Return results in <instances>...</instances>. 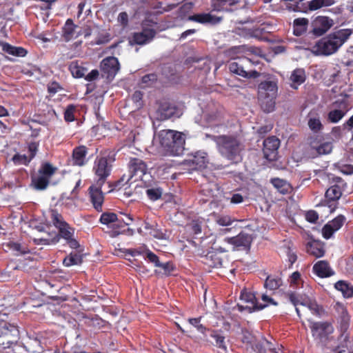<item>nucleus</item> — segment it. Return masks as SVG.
I'll list each match as a JSON object with an SVG mask.
<instances>
[{
  "label": "nucleus",
  "instance_id": "nucleus-14",
  "mask_svg": "<svg viewBox=\"0 0 353 353\" xmlns=\"http://www.w3.org/2000/svg\"><path fill=\"white\" fill-rule=\"evenodd\" d=\"M129 172L131 177H136L135 181L139 179L144 181V177L147 176V165L145 162L140 159H131L129 164Z\"/></svg>",
  "mask_w": 353,
  "mask_h": 353
},
{
  "label": "nucleus",
  "instance_id": "nucleus-37",
  "mask_svg": "<svg viewBox=\"0 0 353 353\" xmlns=\"http://www.w3.org/2000/svg\"><path fill=\"white\" fill-rule=\"evenodd\" d=\"M282 285V280L279 276H269L267 277L264 286L270 290H275Z\"/></svg>",
  "mask_w": 353,
  "mask_h": 353
},
{
  "label": "nucleus",
  "instance_id": "nucleus-16",
  "mask_svg": "<svg viewBox=\"0 0 353 353\" xmlns=\"http://www.w3.org/2000/svg\"><path fill=\"white\" fill-rule=\"evenodd\" d=\"M279 145V139L274 136L270 137L265 139L263 148L265 158L269 161H274L276 159L277 150Z\"/></svg>",
  "mask_w": 353,
  "mask_h": 353
},
{
  "label": "nucleus",
  "instance_id": "nucleus-39",
  "mask_svg": "<svg viewBox=\"0 0 353 353\" xmlns=\"http://www.w3.org/2000/svg\"><path fill=\"white\" fill-rule=\"evenodd\" d=\"M289 300L294 306L301 305L305 307L310 299L302 295L296 294V293H290L289 294Z\"/></svg>",
  "mask_w": 353,
  "mask_h": 353
},
{
  "label": "nucleus",
  "instance_id": "nucleus-19",
  "mask_svg": "<svg viewBox=\"0 0 353 353\" xmlns=\"http://www.w3.org/2000/svg\"><path fill=\"white\" fill-rule=\"evenodd\" d=\"M224 241L235 247L248 248L252 241V237L250 234L241 232L236 236L225 238Z\"/></svg>",
  "mask_w": 353,
  "mask_h": 353
},
{
  "label": "nucleus",
  "instance_id": "nucleus-25",
  "mask_svg": "<svg viewBox=\"0 0 353 353\" xmlns=\"http://www.w3.org/2000/svg\"><path fill=\"white\" fill-rule=\"evenodd\" d=\"M336 313L341 321V328L345 331L349 325L350 316L347 313V309L344 305L340 303H336L334 305Z\"/></svg>",
  "mask_w": 353,
  "mask_h": 353
},
{
  "label": "nucleus",
  "instance_id": "nucleus-41",
  "mask_svg": "<svg viewBox=\"0 0 353 353\" xmlns=\"http://www.w3.org/2000/svg\"><path fill=\"white\" fill-rule=\"evenodd\" d=\"M49 181L50 180L47 179L46 176L41 174L37 177L32 179V183H34V188L39 190H45L49 184Z\"/></svg>",
  "mask_w": 353,
  "mask_h": 353
},
{
  "label": "nucleus",
  "instance_id": "nucleus-61",
  "mask_svg": "<svg viewBox=\"0 0 353 353\" xmlns=\"http://www.w3.org/2000/svg\"><path fill=\"white\" fill-rule=\"evenodd\" d=\"M14 251L17 252L18 254H26L28 252L26 248H22L21 244L17 243H12L10 247Z\"/></svg>",
  "mask_w": 353,
  "mask_h": 353
},
{
  "label": "nucleus",
  "instance_id": "nucleus-58",
  "mask_svg": "<svg viewBox=\"0 0 353 353\" xmlns=\"http://www.w3.org/2000/svg\"><path fill=\"white\" fill-rule=\"evenodd\" d=\"M310 310H311L315 314H319L321 308L316 303V301L310 299L306 306Z\"/></svg>",
  "mask_w": 353,
  "mask_h": 353
},
{
  "label": "nucleus",
  "instance_id": "nucleus-42",
  "mask_svg": "<svg viewBox=\"0 0 353 353\" xmlns=\"http://www.w3.org/2000/svg\"><path fill=\"white\" fill-rule=\"evenodd\" d=\"M215 223L220 226H230L231 225L236 219L229 215H216Z\"/></svg>",
  "mask_w": 353,
  "mask_h": 353
},
{
  "label": "nucleus",
  "instance_id": "nucleus-17",
  "mask_svg": "<svg viewBox=\"0 0 353 353\" xmlns=\"http://www.w3.org/2000/svg\"><path fill=\"white\" fill-rule=\"evenodd\" d=\"M309 144L311 150L317 155H325L331 153L333 144L331 141L322 142L318 137H310Z\"/></svg>",
  "mask_w": 353,
  "mask_h": 353
},
{
  "label": "nucleus",
  "instance_id": "nucleus-36",
  "mask_svg": "<svg viewBox=\"0 0 353 353\" xmlns=\"http://www.w3.org/2000/svg\"><path fill=\"white\" fill-rule=\"evenodd\" d=\"M69 70L72 76L75 78H81L85 77L86 69L79 64L77 61H72L69 65Z\"/></svg>",
  "mask_w": 353,
  "mask_h": 353
},
{
  "label": "nucleus",
  "instance_id": "nucleus-60",
  "mask_svg": "<svg viewBox=\"0 0 353 353\" xmlns=\"http://www.w3.org/2000/svg\"><path fill=\"white\" fill-rule=\"evenodd\" d=\"M305 218L307 221L314 223L318 220L319 215L315 211L310 210L307 212L305 214Z\"/></svg>",
  "mask_w": 353,
  "mask_h": 353
},
{
  "label": "nucleus",
  "instance_id": "nucleus-2",
  "mask_svg": "<svg viewBox=\"0 0 353 353\" xmlns=\"http://www.w3.org/2000/svg\"><path fill=\"white\" fill-rule=\"evenodd\" d=\"M205 137L212 139L216 143L219 152L225 158L234 162L241 159V153L243 146L235 137L205 134Z\"/></svg>",
  "mask_w": 353,
  "mask_h": 353
},
{
  "label": "nucleus",
  "instance_id": "nucleus-9",
  "mask_svg": "<svg viewBox=\"0 0 353 353\" xmlns=\"http://www.w3.org/2000/svg\"><path fill=\"white\" fill-rule=\"evenodd\" d=\"M19 336L17 326L6 321H0V349L9 347Z\"/></svg>",
  "mask_w": 353,
  "mask_h": 353
},
{
  "label": "nucleus",
  "instance_id": "nucleus-50",
  "mask_svg": "<svg viewBox=\"0 0 353 353\" xmlns=\"http://www.w3.org/2000/svg\"><path fill=\"white\" fill-rule=\"evenodd\" d=\"M346 219L343 215H339L328 223L336 230H339L344 224Z\"/></svg>",
  "mask_w": 353,
  "mask_h": 353
},
{
  "label": "nucleus",
  "instance_id": "nucleus-54",
  "mask_svg": "<svg viewBox=\"0 0 353 353\" xmlns=\"http://www.w3.org/2000/svg\"><path fill=\"white\" fill-rule=\"evenodd\" d=\"M207 259H210L212 261V263L209 264L210 266H213L215 268L221 267L223 265V261L221 258L216 254L209 253L207 256Z\"/></svg>",
  "mask_w": 353,
  "mask_h": 353
},
{
  "label": "nucleus",
  "instance_id": "nucleus-4",
  "mask_svg": "<svg viewBox=\"0 0 353 353\" xmlns=\"http://www.w3.org/2000/svg\"><path fill=\"white\" fill-rule=\"evenodd\" d=\"M178 132V131L172 130H163L158 133L157 139L166 155L176 157L183 154L185 150V139H177L178 141H176L174 149H170L169 146L170 141L174 139Z\"/></svg>",
  "mask_w": 353,
  "mask_h": 353
},
{
  "label": "nucleus",
  "instance_id": "nucleus-56",
  "mask_svg": "<svg viewBox=\"0 0 353 353\" xmlns=\"http://www.w3.org/2000/svg\"><path fill=\"white\" fill-rule=\"evenodd\" d=\"M143 94L140 91H135L132 96V101L135 103L137 108L142 106Z\"/></svg>",
  "mask_w": 353,
  "mask_h": 353
},
{
  "label": "nucleus",
  "instance_id": "nucleus-12",
  "mask_svg": "<svg viewBox=\"0 0 353 353\" xmlns=\"http://www.w3.org/2000/svg\"><path fill=\"white\" fill-rule=\"evenodd\" d=\"M50 218L53 225L59 230L62 238L70 239L72 237L74 231L68 223L65 221L61 214L55 210H52Z\"/></svg>",
  "mask_w": 353,
  "mask_h": 353
},
{
  "label": "nucleus",
  "instance_id": "nucleus-22",
  "mask_svg": "<svg viewBox=\"0 0 353 353\" xmlns=\"http://www.w3.org/2000/svg\"><path fill=\"white\" fill-rule=\"evenodd\" d=\"M188 20L202 24H216L219 23L221 18L214 16L210 13H199L188 17Z\"/></svg>",
  "mask_w": 353,
  "mask_h": 353
},
{
  "label": "nucleus",
  "instance_id": "nucleus-53",
  "mask_svg": "<svg viewBox=\"0 0 353 353\" xmlns=\"http://www.w3.org/2000/svg\"><path fill=\"white\" fill-rule=\"evenodd\" d=\"M201 317L192 318L188 319V322L193 325L196 330L203 334H205L207 330L206 327L200 323Z\"/></svg>",
  "mask_w": 353,
  "mask_h": 353
},
{
  "label": "nucleus",
  "instance_id": "nucleus-3",
  "mask_svg": "<svg viewBox=\"0 0 353 353\" xmlns=\"http://www.w3.org/2000/svg\"><path fill=\"white\" fill-rule=\"evenodd\" d=\"M201 125L206 128L222 126L225 122V112L224 108L217 103H208L202 112Z\"/></svg>",
  "mask_w": 353,
  "mask_h": 353
},
{
  "label": "nucleus",
  "instance_id": "nucleus-28",
  "mask_svg": "<svg viewBox=\"0 0 353 353\" xmlns=\"http://www.w3.org/2000/svg\"><path fill=\"white\" fill-rule=\"evenodd\" d=\"M294 250L293 245L290 241L284 242L280 248V252L288 258L289 268H291L297 259V256Z\"/></svg>",
  "mask_w": 353,
  "mask_h": 353
},
{
  "label": "nucleus",
  "instance_id": "nucleus-13",
  "mask_svg": "<svg viewBox=\"0 0 353 353\" xmlns=\"http://www.w3.org/2000/svg\"><path fill=\"white\" fill-rule=\"evenodd\" d=\"M208 162V154L199 150L192 153V158L184 160L183 165L187 166L190 171H193L205 168Z\"/></svg>",
  "mask_w": 353,
  "mask_h": 353
},
{
  "label": "nucleus",
  "instance_id": "nucleus-31",
  "mask_svg": "<svg viewBox=\"0 0 353 353\" xmlns=\"http://www.w3.org/2000/svg\"><path fill=\"white\" fill-rule=\"evenodd\" d=\"M3 50L12 56L23 57L27 54V50L22 47L13 46L8 43H3L2 45Z\"/></svg>",
  "mask_w": 353,
  "mask_h": 353
},
{
  "label": "nucleus",
  "instance_id": "nucleus-33",
  "mask_svg": "<svg viewBox=\"0 0 353 353\" xmlns=\"http://www.w3.org/2000/svg\"><path fill=\"white\" fill-rule=\"evenodd\" d=\"M308 19L305 18H298L294 19L293 23L294 34L296 36H301L307 30Z\"/></svg>",
  "mask_w": 353,
  "mask_h": 353
},
{
  "label": "nucleus",
  "instance_id": "nucleus-15",
  "mask_svg": "<svg viewBox=\"0 0 353 353\" xmlns=\"http://www.w3.org/2000/svg\"><path fill=\"white\" fill-rule=\"evenodd\" d=\"M278 92V79L275 77H269L261 81L258 85V94H264L269 97H276Z\"/></svg>",
  "mask_w": 353,
  "mask_h": 353
},
{
  "label": "nucleus",
  "instance_id": "nucleus-40",
  "mask_svg": "<svg viewBox=\"0 0 353 353\" xmlns=\"http://www.w3.org/2000/svg\"><path fill=\"white\" fill-rule=\"evenodd\" d=\"M59 239V236L57 234L54 233V236L51 238H34L33 239V241L37 245H52L58 243Z\"/></svg>",
  "mask_w": 353,
  "mask_h": 353
},
{
  "label": "nucleus",
  "instance_id": "nucleus-35",
  "mask_svg": "<svg viewBox=\"0 0 353 353\" xmlns=\"http://www.w3.org/2000/svg\"><path fill=\"white\" fill-rule=\"evenodd\" d=\"M83 256L81 254L76 252L70 253L63 261V263L66 267H70L74 265H79L82 263Z\"/></svg>",
  "mask_w": 353,
  "mask_h": 353
},
{
  "label": "nucleus",
  "instance_id": "nucleus-62",
  "mask_svg": "<svg viewBox=\"0 0 353 353\" xmlns=\"http://www.w3.org/2000/svg\"><path fill=\"white\" fill-rule=\"evenodd\" d=\"M118 21L123 26H126L128 23V15L125 12L119 13L118 16Z\"/></svg>",
  "mask_w": 353,
  "mask_h": 353
},
{
  "label": "nucleus",
  "instance_id": "nucleus-64",
  "mask_svg": "<svg viewBox=\"0 0 353 353\" xmlns=\"http://www.w3.org/2000/svg\"><path fill=\"white\" fill-rule=\"evenodd\" d=\"M148 234L158 239H163L164 238V234L161 230L154 228Z\"/></svg>",
  "mask_w": 353,
  "mask_h": 353
},
{
  "label": "nucleus",
  "instance_id": "nucleus-30",
  "mask_svg": "<svg viewBox=\"0 0 353 353\" xmlns=\"http://www.w3.org/2000/svg\"><path fill=\"white\" fill-rule=\"evenodd\" d=\"M305 72L302 68H296L292 71L290 75V81H292L291 87L297 89L298 86L305 81Z\"/></svg>",
  "mask_w": 353,
  "mask_h": 353
},
{
  "label": "nucleus",
  "instance_id": "nucleus-6",
  "mask_svg": "<svg viewBox=\"0 0 353 353\" xmlns=\"http://www.w3.org/2000/svg\"><path fill=\"white\" fill-rule=\"evenodd\" d=\"M252 65L251 60L247 57L234 59L228 64L229 70L235 74L244 78H257L260 74L256 70H251L250 68Z\"/></svg>",
  "mask_w": 353,
  "mask_h": 353
},
{
  "label": "nucleus",
  "instance_id": "nucleus-32",
  "mask_svg": "<svg viewBox=\"0 0 353 353\" xmlns=\"http://www.w3.org/2000/svg\"><path fill=\"white\" fill-rule=\"evenodd\" d=\"M335 288L341 292L345 298H351L353 296V286L344 281H339L334 285Z\"/></svg>",
  "mask_w": 353,
  "mask_h": 353
},
{
  "label": "nucleus",
  "instance_id": "nucleus-44",
  "mask_svg": "<svg viewBox=\"0 0 353 353\" xmlns=\"http://www.w3.org/2000/svg\"><path fill=\"white\" fill-rule=\"evenodd\" d=\"M307 249L309 254L318 258L323 256L325 253L322 246L316 243L308 244Z\"/></svg>",
  "mask_w": 353,
  "mask_h": 353
},
{
  "label": "nucleus",
  "instance_id": "nucleus-48",
  "mask_svg": "<svg viewBox=\"0 0 353 353\" xmlns=\"http://www.w3.org/2000/svg\"><path fill=\"white\" fill-rule=\"evenodd\" d=\"M162 189L160 188H152L146 190V194L152 201H157L162 195Z\"/></svg>",
  "mask_w": 353,
  "mask_h": 353
},
{
  "label": "nucleus",
  "instance_id": "nucleus-63",
  "mask_svg": "<svg viewBox=\"0 0 353 353\" xmlns=\"http://www.w3.org/2000/svg\"><path fill=\"white\" fill-rule=\"evenodd\" d=\"M99 72L97 70H92L88 74L85 75V79L88 81H92L97 79Z\"/></svg>",
  "mask_w": 353,
  "mask_h": 353
},
{
  "label": "nucleus",
  "instance_id": "nucleus-21",
  "mask_svg": "<svg viewBox=\"0 0 353 353\" xmlns=\"http://www.w3.org/2000/svg\"><path fill=\"white\" fill-rule=\"evenodd\" d=\"M176 112V108L169 102L161 101L156 110L157 119L159 120H166L171 118Z\"/></svg>",
  "mask_w": 353,
  "mask_h": 353
},
{
  "label": "nucleus",
  "instance_id": "nucleus-24",
  "mask_svg": "<svg viewBox=\"0 0 353 353\" xmlns=\"http://www.w3.org/2000/svg\"><path fill=\"white\" fill-rule=\"evenodd\" d=\"M101 187L98 186L97 184L90 187V194L91 201L94 205V208L97 211H101L102 203L103 201V196L101 192Z\"/></svg>",
  "mask_w": 353,
  "mask_h": 353
},
{
  "label": "nucleus",
  "instance_id": "nucleus-23",
  "mask_svg": "<svg viewBox=\"0 0 353 353\" xmlns=\"http://www.w3.org/2000/svg\"><path fill=\"white\" fill-rule=\"evenodd\" d=\"M314 272L321 278L329 277L334 274V270L327 261H319L313 266Z\"/></svg>",
  "mask_w": 353,
  "mask_h": 353
},
{
  "label": "nucleus",
  "instance_id": "nucleus-59",
  "mask_svg": "<svg viewBox=\"0 0 353 353\" xmlns=\"http://www.w3.org/2000/svg\"><path fill=\"white\" fill-rule=\"evenodd\" d=\"M39 143L37 142H31L28 145V151L30 152L29 157L30 159H33L38 150Z\"/></svg>",
  "mask_w": 353,
  "mask_h": 353
},
{
  "label": "nucleus",
  "instance_id": "nucleus-57",
  "mask_svg": "<svg viewBox=\"0 0 353 353\" xmlns=\"http://www.w3.org/2000/svg\"><path fill=\"white\" fill-rule=\"evenodd\" d=\"M157 79V77L155 74H148L142 77V83L148 85H151Z\"/></svg>",
  "mask_w": 353,
  "mask_h": 353
},
{
  "label": "nucleus",
  "instance_id": "nucleus-46",
  "mask_svg": "<svg viewBox=\"0 0 353 353\" xmlns=\"http://www.w3.org/2000/svg\"><path fill=\"white\" fill-rule=\"evenodd\" d=\"M307 124L310 129L314 132H318L323 128V125L319 117H310Z\"/></svg>",
  "mask_w": 353,
  "mask_h": 353
},
{
  "label": "nucleus",
  "instance_id": "nucleus-8",
  "mask_svg": "<svg viewBox=\"0 0 353 353\" xmlns=\"http://www.w3.org/2000/svg\"><path fill=\"white\" fill-rule=\"evenodd\" d=\"M157 25L156 22L145 19L142 23V31L133 34L132 39L130 40L131 45H145L150 43L155 36L156 32L153 27Z\"/></svg>",
  "mask_w": 353,
  "mask_h": 353
},
{
  "label": "nucleus",
  "instance_id": "nucleus-5",
  "mask_svg": "<svg viewBox=\"0 0 353 353\" xmlns=\"http://www.w3.org/2000/svg\"><path fill=\"white\" fill-rule=\"evenodd\" d=\"M333 180L335 183L325 192L324 201V205L330 208V212H334L336 208L337 201L341 198L347 186L346 183L340 177H334Z\"/></svg>",
  "mask_w": 353,
  "mask_h": 353
},
{
  "label": "nucleus",
  "instance_id": "nucleus-38",
  "mask_svg": "<svg viewBox=\"0 0 353 353\" xmlns=\"http://www.w3.org/2000/svg\"><path fill=\"white\" fill-rule=\"evenodd\" d=\"M334 2V0H312L308 2V8L310 10H316L323 7L330 6Z\"/></svg>",
  "mask_w": 353,
  "mask_h": 353
},
{
  "label": "nucleus",
  "instance_id": "nucleus-52",
  "mask_svg": "<svg viewBox=\"0 0 353 353\" xmlns=\"http://www.w3.org/2000/svg\"><path fill=\"white\" fill-rule=\"evenodd\" d=\"M187 227L195 235L200 234L202 232L201 223L198 220L192 221Z\"/></svg>",
  "mask_w": 353,
  "mask_h": 353
},
{
  "label": "nucleus",
  "instance_id": "nucleus-26",
  "mask_svg": "<svg viewBox=\"0 0 353 353\" xmlns=\"http://www.w3.org/2000/svg\"><path fill=\"white\" fill-rule=\"evenodd\" d=\"M88 149L84 145H80L75 148L72 152L73 164L78 166H82L86 163V155Z\"/></svg>",
  "mask_w": 353,
  "mask_h": 353
},
{
  "label": "nucleus",
  "instance_id": "nucleus-47",
  "mask_svg": "<svg viewBox=\"0 0 353 353\" xmlns=\"http://www.w3.org/2000/svg\"><path fill=\"white\" fill-rule=\"evenodd\" d=\"M216 3L219 8L225 6H236V8H243L244 6L243 0H216Z\"/></svg>",
  "mask_w": 353,
  "mask_h": 353
},
{
  "label": "nucleus",
  "instance_id": "nucleus-27",
  "mask_svg": "<svg viewBox=\"0 0 353 353\" xmlns=\"http://www.w3.org/2000/svg\"><path fill=\"white\" fill-rule=\"evenodd\" d=\"M77 28L72 21V19H68L62 28V38L66 42L71 39L76 38L78 34L76 32Z\"/></svg>",
  "mask_w": 353,
  "mask_h": 353
},
{
  "label": "nucleus",
  "instance_id": "nucleus-34",
  "mask_svg": "<svg viewBox=\"0 0 353 353\" xmlns=\"http://www.w3.org/2000/svg\"><path fill=\"white\" fill-rule=\"evenodd\" d=\"M120 221L118 219L117 215L113 212H104L101 215L100 222L104 225L112 224L113 228L119 226L117 222Z\"/></svg>",
  "mask_w": 353,
  "mask_h": 353
},
{
  "label": "nucleus",
  "instance_id": "nucleus-20",
  "mask_svg": "<svg viewBox=\"0 0 353 353\" xmlns=\"http://www.w3.org/2000/svg\"><path fill=\"white\" fill-rule=\"evenodd\" d=\"M310 328L312 336L321 339L332 331V327L327 322H314L310 321Z\"/></svg>",
  "mask_w": 353,
  "mask_h": 353
},
{
  "label": "nucleus",
  "instance_id": "nucleus-43",
  "mask_svg": "<svg viewBox=\"0 0 353 353\" xmlns=\"http://www.w3.org/2000/svg\"><path fill=\"white\" fill-rule=\"evenodd\" d=\"M56 170L57 168L53 167L50 163H44L42 164L39 172L41 175L46 176L50 180Z\"/></svg>",
  "mask_w": 353,
  "mask_h": 353
},
{
  "label": "nucleus",
  "instance_id": "nucleus-11",
  "mask_svg": "<svg viewBox=\"0 0 353 353\" xmlns=\"http://www.w3.org/2000/svg\"><path fill=\"white\" fill-rule=\"evenodd\" d=\"M241 300L245 303L250 305L238 304L239 310L243 312L247 310L249 313L256 310H261L267 307V304H262L257 301L256 296L254 293L247 291H243L241 293Z\"/></svg>",
  "mask_w": 353,
  "mask_h": 353
},
{
  "label": "nucleus",
  "instance_id": "nucleus-7",
  "mask_svg": "<svg viewBox=\"0 0 353 353\" xmlns=\"http://www.w3.org/2000/svg\"><path fill=\"white\" fill-rule=\"evenodd\" d=\"M114 159L110 157H97L94 163L93 172L96 177L97 185L102 186L110 175L112 171V163Z\"/></svg>",
  "mask_w": 353,
  "mask_h": 353
},
{
  "label": "nucleus",
  "instance_id": "nucleus-1",
  "mask_svg": "<svg viewBox=\"0 0 353 353\" xmlns=\"http://www.w3.org/2000/svg\"><path fill=\"white\" fill-rule=\"evenodd\" d=\"M353 34V29L336 30L319 39L313 47L317 55L330 56L335 54Z\"/></svg>",
  "mask_w": 353,
  "mask_h": 353
},
{
  "label": "nucleus",
  "instance_id": "nucleus-18",
  "mask_svg": "<svg viewBox=\"0 0 353 353\" xmlns=\"http://www.w3.org/2000/svg\"><path fill=\"white\" fill-rule=\"evenodd\" d=\"M312 33L317 37L324 34L332 26L333 20L327 17H317L314 21Z\"/></svg>",
  "mask_w": 353,
  "mask_h": 353
},
{
  "label": "nucleus",
  "instance_id": "nucleus-45",
  "mask_svg": "<svg viewBox=\"0 0 353 353\" xmlns=\"http://www.w3.org/2000/svg\"><path fill=\"white\" fill-rule=\"evenodd\" d=\"M345 111L341 109H334L330 111L327 119L332 123L339 122L345 114Z\"/></svg>",
  "mask_w": 353,
  "mask_h": 353
},
{
  "label": "nucleus",
  "instance_id": "nucleus-51",
  "mask_svg": "<svg viewBox=\"0 0 353 353\" xmlns=\"http://www.w3.org/2000/svg\"><path fill=\"white\" fill-rule=\"evenodd\" d=\"M31 160L30 157L25 154H17L12 157V161L16 165H28Z\"/></svg>",
  "mask_w": 353,
  "mask_h": 353
},
{
  "label": "nucleus",
  "instance_id": "nucleus-10",
  "mask_svg": "<svg viewBox=\"0 0 353 353\" xmlns=\"http://www.w3.org/2000/svg\"><path fill=\"white\" fill-rule=\"evenodd\" d=\"M101 74L103 78L112 81L120 68L117 58L108 57L102 60L100 64Z\"/></svg>",
  "mask_w": 353,
  "mask_h": 353
},
{
  "label": "nucleus",
  "instance_id": "nucleus-49",
  "mask_svg": "<svg viewBox=\"0 0 353 353\" xmlns=\"http://www.w3.org/2000/svg\"><path fill=\"white\" fill-rule=\"evenodd\" d=\"M272 183L280 192L285 194L288 192V184L284 180L274 179L272 180Z\"/></svg>",
  "mask_w": 353,
  "mask_h": 353
},
{
  "label": "nucleus",
  "instance_id": "nucleus-29",
  "mask_svg": "<svg viewBox=\"0 0 353 353\" xmlns=\"http://www.w3.org/2000/svg\"><path fill=\"white\" fill-rule=\"evenodd\" d=\"M276 98V97H272L264 94H258L259 101L263 112L269 113L274 111Z\"/></svg>",
  "mask_w": 353,
  "mask_h": 353
},
{
  "label": "nucleus",
  "instance_id": "nucleus-55",
  "mask_svg": "<svg viewBox=\"0 0 353 353\" xmlns=\"http://www.w3.org/2000/svg\"><path fill=\"white\" fill-rule=\"evenodd\" d=\"M336 230L327 223L322 229V234L325 239H330Z\"/></svg>",
  "mask_w": 353,
  "mask_h": 353
}]
</instances>
